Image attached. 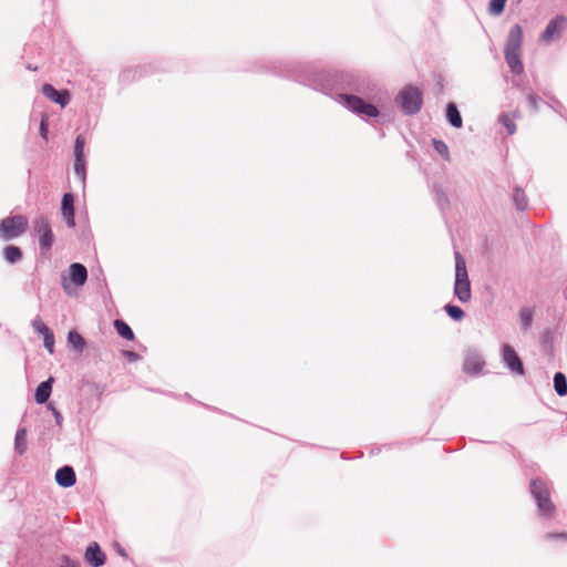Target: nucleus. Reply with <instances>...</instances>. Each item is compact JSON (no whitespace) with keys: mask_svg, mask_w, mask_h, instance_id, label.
Wrapping results in <instances>:
<instances>
[{"mask_svg":"<svg viewBox=\"0 0 567 567\" xmlns=\"http://www.w3.org/2000/svg\"><path fill=\"white\" fill-rule=\"evenodd\" d=\"M522 42L523 30L518 24H516L511 28L505 45L506 62L512 72L516 74L522 73L524 69L520 60Z\"/></svg>","mask_w":567,"mask_h":567,"instance_id":"f257e3e1","label":"nucleus"},{"mask_svg":"<svg viewBox=\"0 0 567 567\" xmlns=\"http://www.w3.org/2000/svg\"><path fill=\"white\" fill-rule=\"evenodd\" d=\"M454 293L461 302L471 299V284L467 275L465 259L455 252V285Z\"/></svg>","mask_w":567,"mask_h":567,"instance_id":"f03ea898","label":"nucleus"},{"mask_svg":"<svg viewBox=\"0 0 567 567\" xmlns=\"http://www.w3.org/2000/svg\"><path fill=\"white\" fill-rule=\"evenodd\" d=\"M27 226L28 219L24 216L7 217L0 223V237L3 239L16 238L25 231Z\"/></svg>","mask_w":567,"mask_h":567,"instance_id":"7ed1b4c3","label":"nucleus"},{"mask_svg":"<svg viewBox=\"0 0 567 567\" xmlns=\"http://www.w3.org/2000/svg\"><path fill=\"white\" fill-rule=\"evenodd\" d=\"M340 103L350 109L362 117H375L379 112L378 109L369 103H365L360 97L353 95H340Z\"/></svg>","mask_w":567,"mask_h":567,"instance_id":"20e7f679","label":"nucleus"},{"mask_svg":"<svg viewBox=\"0 0 567 567\" xmlns=\"http://www.w3.org/2000/svg\"><path fill=\"white\" fill-rule=\"evenodd\" d=\"M530 491L537 501L539 511L544 515H549L553 511V504L549 501V492L546 484L540 480H534L530 483Z\"/></svg>","mask_w":567,"mask_h":567,"instance_id":"39448f33","label":"nucleus"},{"mask_svg":"<svg viewBox=\"0 0 567 567\" xmlns=\"http://www.w3.org/2000/svg\"><path fill=\"white\" fill-rule=\"evenodd\" d=\"M399 100L401 102L402 109L406 113L417 112L422 103L420 91L413 86L404 87L399 95Z\"/></svg>","mask_w":567,"mask_h":567,"instance_id":"423d86ee","label":"nucleus"},{"mask_svg":"<svg viewBox=\"0 0 567 567\" xmlns=\"http://www.w3.org/2000/svg\"><path fill=\"white\" fill-rule=\"evenodd\" d=\"M33 226L35 233L39 235L41 249L49 251L54 241L49 220L45 217H39L33 221Z\"/></svg>","mask_w":567,"mask_h":567,"instance_id":"0eeeda50","label":"nucleus"},{"mask_svg":"<svg viewBox=\"0 0 567 567\" xmlns=\"http://www.w3.org/2000/svg\"><path fill=\"white\" fill-rule=\"evenodd\" d=\"M567 25V20L564 17L554 18L546 27L545 31L540 35V40L544 43H550L561 35L563 31Z\"/></svg>","mask_w":567,"mask_h":567,"instance_id":"6e6552de","label":"nucleus"},{"mask_svg":"<svg viewBox=\"0 0 567 567\" xmlns=\"http://www.w3.org/2000/svg\"><path fill=\"white\" fill-rule=\"evenodd\" d=\"M503 360L506 363V365L511 369V371L517 374H523V363L518 358L517 353L515 352V350L508 344H505L503 347Z\"/></svg>","mask_w":567,"mask_h":567,"instance_id":"1a4fd4ad","label":"nucleus"},{"mask_svg":"<svg viewBox=\"0 0 567 567\" xmlns=\"http://www.w3.org/2000/svg\"><path fill=\"white\" fill-rule=\"evenodd\" d=\"M42 92L48 99L60 104L62 107L70 102V94L68 91H56L51 84H44Z\"/></svg>","mask_w":567,"mask_h":567,"instance_id":"9d476101","label":"nucleus"},{"mask_svg":"<svg viewBox=\"0 0 567 567\" xmlns=\"http://www.w3.org/2000/svg\"><path fill=\"white\" fill-rule=\"evenodd\" d=\"M62 216L70 227L74 226V198L70 193L64 194L62 198Z\"/></svg>","mask_w":567,"mask_h":567,"instance_id":"9b49d317","label":"nucleus"},{"mask_svg":"<svg viewBox=\"0 0 567 567\" xmlns=\"http://www.w3.org/2000/svg\"><path fill=\"white\" fill-rule=\"evenodd\" d=\"M85 559L90 565L100 567L105 561V555L101 550L100 546L96 543H93L86 548Z\"/></svg>","mask_w":567,"mask_h":567,"instance_id":"f8f14e48","label":"nucleus"},{"mask_svg":"<svg viewBox=\"0 0 567 567\" xmlns=\"http://www.w3.org/2000/svg\"><path fill=\"white\" fill-rule=\"evenodd\" d=\"M484 365L482 357L476 352H468L464 361V370L467 373H478Z\"/></svg>","mask_w":567,"mask_h":567,"instance_id":"ddd939ff","label":"nucleus"},{"mask_svg":"<svg viewBox=\"0 0 567 567\" xmlns=\"http://www.w3.org/2000/svg\"><path fill=\"white\" fill-rule=\"evenodd\" d=\"M55 480L63 487L73 486L75 483V474L72 467L64 466L56 471Z\"/></svg>","mask_w":567,"mask_h":567,"instance_id":"4468645a","label":"nucleus"},{"mask_svg":"<svg viewBox=\"0 0 567 567\" xmlns=\"http://www.w3.org/2000/svg\"><path fill=\"white\" fill-rule=\"evenodd\" d=\"M70 277L73 284L82 286L86 281L87 271L86 268L81 264H72L70 266Z\"/></svg>","mask_w":567,"mask_h":567,"instance_id":"2eb2a0df","label":"nucleus"},{"mask_svg":"<svg viewBox=\"0 0 567 567\" xmlns=\"http://www.w3.org/2000/svg\"><path fill=\"white\" fill-rule=\"evenodd\" d=\"M52 382L53 378H50L49 380L40 383L35 391V401L38 403H44L50 398L51 391H52Z\"/></svg>","mask_w":567,"mask_h":567,"instance_id":"dca6fc26","label":"nucleus"},{"mask_svg":"<svg viewBox=\"0 0 567 567\" xmlns=\"http://www.w3.org/2000/svg\"><path fill=\"white\" fill-rule=\"evenodd\" d=\"M68 343L78 352H82L85 347V341L80 333L75 330L69 332Z\"/></svg>","mask_w":567,"mask_h":567,"instance_id":"f3484780","label":"nucleus"},{"mask_svg":"<svg viewBox=\"0 0 567 567\" xmlns=\"http://www.w3.org/2000/svg\"><path fill=\"white\" fill-rule=\"evenodd\" d=\"M446 116L449 122L455 126L461 127L462 126V117L460 115V112L457 111L456 106L453 103H450L446 109Z\"/></svg>","mask_w":567,"mask_h":567,"instance_id":"a211bd4d","label":"nucleus"},{"mask_svg":"<svg viewBox=\"0 0 567 567\" xmlns=\"http://www.w3.org/2000/svg\"><path fill=\"white\" fill-rule=\"evenodd\" d=\"M554 386H555L557 394H559L560 396L567 394V381L563 373L558 372L555 374Z\"/></svg>","mask_w":567,"mask_h":567,"instance_id":"6ab92c4d","label":"nucleus"},{"mask_svg":"<svg viewBox=\"0 0 567 567\" xmlns=\"http://www.w3.org/2000/svg\"><path fill=\"white\" fill-rule=\"evenodd\" d=\"M16 450L19 454L24 453L27 450V431L25 429L18 430L16 434Z\"/></svg>","mask_w":567,"mask_h":567,"instance_id":"aec40b11","label":"nucleus"},{"mask_svg":"<svg viewBox=\"0 0 567 567\" xmlns=\"http://www.w3.org/2000/svg\"><path fill=\"white\" fill-rule=\"evenodd\" d=\"M114 326L121 337L127 340H132L134 338V333L132 329L123 321L115 320Z\"/></svg>","mask_w":567,"mask_h":567,"instance_id":"412c9836","label":"nucleus"},{"mask_svg":"<svg viewBox=\"0 0 567 567\" xmlns=\"http://www.w3.org/2000/svg\"><path fill=\"white\" fill-rule=\"evenodd\" d=\"M22 257L21 250L16 246H8L4 248V258L9 262H16Z\"/></svg>","mask_w":567,"mask_h":567,"instance_id":"4be33fe9","label":"nucleus"},{"mask_svg":"<svg viewBox=\"0 0 567 567\" xmlns=\"http://www.w3.org/2000/svg\"><path fill=\"white\" fill-rule=\"evenodd\" d=\"M74 171L84 181V178H85V159H84V156L75 157Z\"/></svg>","mask_w":567,"mask_h":567,"instance_id":"5701e85b","label":"nucleus"},{"mask_svg":"<svg viewBox=\"0 0 567 567\" xmlns=\"http://www.w3.org/2000/svg\"><path fill=\"white\" fill-rule=\"evenodd\" d=\"M445 309L449 316L454 320H461L464 317V311L457 306L447 305Z\"/></svg>","mask_w":567,"mask_h":567,"instance_id":"b1692460","label":"nucleus"},{"mask_svg":"<svg viewBox=\"0 0 567 567\" xmlns=\"http://www.w3.org/2000/svg\"><path fill=\"white\" fill-rule=\"evenodd\" d=\"M32 327L38 333L42 336L51 331L49 327L39 317L32 321Z\"/></svg>","mask_w":567,"mask_h":567,"instance_id":"393cba45","label":"nucleus"},{"mask_svg":"<svg viewBox=\"0 0 567 567\" xmlns=\"http://www.w3.org/2000/svg\"><path fill=\"white\" fill-rule=\"evenodd\" d=\"M520 323L524 328H528L533 320V312L529 309H524L519 315Z\"/></svg>","mask_w":567,"mask_h":567,"instance_id":"a878e982","label":"nucleus"},{"mask_svg":"<svg viewBox=\"0 0 567 567\" xmlns=\"http://www.w3.org/2000/svg\"><path fill=\"white\" fill-rule=\"evenodd\" d=\"M84 144L85 140L82 135H79L75 141L74 153L75 157L84 156Z\"/></svg>","mask_w":567,"mask_h":567,"instance_id":"bb28decb","label":"nucleus"},{"mask_svg":"<svg viewBox=\"0 0 567 567\" xmlns=\"http://www.w3.org/2000/svg\"><path fill=\"white\" fill-rule=\"evenodd\" d=\"M44 347L52 354L54 352V336L52 331L43 336Z\"/></svg>","mask_w":567,"mask_h":567,"instance_id":"cd10ccee","label":"nucleus"},{"mask_svg":"<svg viewBox=\"0 0 567 567\" xmlns=\"http://www.w3.org/2000/svg\"><path fill=\"white\" fill-rule=\"evenodd\" d=\"M506 0H492L489 3L491 12L498 14L503 11Z\"/></svg>","mask_w":567,"mask_h":567,"instance_id":"c85d7f7f","label":"nucleus"},{"mask_svg":"<svg viewBox=\"0 0 567 567\" xmlns=\"http://www.w3.org/2000/svg\"><path fill=\"white\" fill-rule=\"evenodd\" d=\"M514 199L516 202V205L519 209H524L527 205V202L525 199V196L523 193H520L519 190H517L514 195Z\"/></svg>","mask_w":567,"mask_h":567,"instance_id":"c756f323","label":"nucleus"},{"mask_svg":"<svg viewBox=\"0 0 567 567\" xmlns=\"http://www.w3.org/2000/svg\"><path fill=\"white\" fill-rule=\"evenodd\" d=\"M434 148L437 153H440L442 156H447L449 148L447 145L444 142L441 141H434Z\"/></svg>","mask_w":567,"mask_h":567,"instance_id":"7c9ffc66","label":"nucleus"},{"mask_svg":"<svg viewBox=\"0 0 567 567\" xmlns=\"http://www.w3.org/2000/svg\"><path fill=\"white\" fill-rule=\"evenodd\" d=\"M501 121L507 127L508 133L513 134L515 131V127H514L513 123L511 122L509 117L507 115H502Z\"/></svg>","mask_w":567,"mask_h":567,"instance_id":"2f4dec72","label":"nucleus"},{"mask_svg":"<svg viewBox=\"0 0 567 567\" xmlns=\"http://www.w3.org/2000/svg\"><path fill=\"white\" fill-rule=\"evenodd\" d=\"M47 116L43 115L42 116V120H41V125H40V133H41V136L47 140V135H48V125H47Z\"/></svg>","mask_w":567,"mask_h":567,"instance_id":"473e14b6","label":"nucleus"},{"mask_svg":"<svg viewBox=\"0 0 567 567\" xmlns=\"http://www.w3.org/2000/svg\"><path fill=\"white\" fill-rule=\"evenodd\" d=\"M59 567H79L76 561H73L66 557L62 559V564Z\"/></svg>","mask_w":567,"mask_h":567,"instance_id":"72a5a7b5","label":"nucleus"},{"mask_svg":"<svg viewBox=\"0 0 567 567\" xmlns=\"http://www.w3.org/2000/svg\"><path fill=\"white\" fill-rule=\"evenodd\" d=\"M53 412H54V416H55V420H56L58 424H60L61 421H62V416H61L60 412H58L54 409H53Z\"/></svg>","mask_w":567,"mask_h":567,"instance_id":"f704fd0d","label":"nucleus"},{"mask_svg":"<svg viewBox=\"0 0 567 567\" xmlns=\"http://www.w3.org/2000/svg\"><path fill=\"white\" fill-rule=\"evenodd\" d=\"M118 553H120L122 556H125V553H124L122 549H118Z\"/></svg>","mask_w":567,"mask_h":567,"instance_id":"c9c22d12","label":"nucleus"}]
</instances>
